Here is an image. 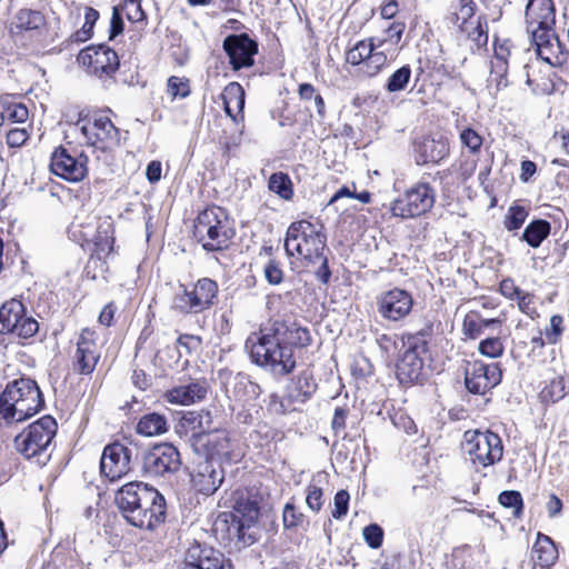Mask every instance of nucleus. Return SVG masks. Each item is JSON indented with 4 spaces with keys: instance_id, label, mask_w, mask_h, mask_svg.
I'll return each mask as SVG.
<instances>
[{
    "instance_id": "47",
    "label": "nucleus",
    "mask_w": 569,
    "mask_h": 569,
    "mask_svg": "<svg viewBox=\"0 0 569 569\" xmlns=\"http://www.w3.org/2000/svg\"><path fill=\"white\" fill-rule=\"evenodd\" d=\"M29 117L28 108L22 103L6 102V123H23Z\"/></svg>"
},
{
    "instance_id": "21",
    "label": "nucleus",
    "mask_w": 569,
    "mask_h": 569,
    "mask_svg": "<svg viewBox=\"0 0 569 569\" xmlns=\"http://www.w3.org/2000/svg\"><path fill=\"white\" fill-rule=\"evenodd\" d=\"M100 357L101 352L97 345L96 332L89 328L82 329L73 356V370L80 375H91Z\"/></svg>"
},
{
    "instance_id": "29",
    "label": "nucleus",
    "mask_w": 569,
    "mask_h": 569,
    "mask_svg": "<svg viewBox=\"0 0 569 569\" xmlns=\"http://www.w3.org/2000/svg\"><path fill=\"white\" fill-rule=\"evenodd\" d=\"M370 43L372 50L365 62L363 74L375 77L396 57V49L387 48L386 42H378L376 38H370Z\"/></svg>"
},
{
    "instance_id": "22",
    "label": "nucleus",
    "mask_w": 569,
    "mask_h": 569,
    "mask_svg": "<svg viewBox=\"0 0 569 569\" xmlns=\"http://www.w3.org/2000/svg\"><path fill=\"white\" fill-rule=\"evenodd\" d=\"M223 469L213 459H203L191 473V483L196 491L204 496L213 495L222 485Z\"/></svg>"
},
{
    "instance_id": "5",
    "label": "nucleus",
    "mask_w": 569,
    "mask_h": 569,
    "mask_svg": "<svg viewBox=\"0 0 569 569\" xmlns=\"http://www.w3.org/2000/svg\"><path fill=\"white\" fill-rule=\"evenodd\" d=\"M462 450L476 467H488L503 455L501 438L489 430H467L463 435Z\"/></svg>"
},
{
    "instance_id": "12",
    "label": "nucleus",
    "mask_w": 569,
    "mask_h": 569,
    "mask_svg": "<svg viewBox=\"0 0 569 569\" xmlns=\"http://www.w3.org/2000/svg\"><path fill=\"white\" fill-rule=\"evenodd\" d=\"M403 345L406 349L397 365V375L401 381L412 382L422 372V355L427 351L426 335L422 331L409 335Z\"/></svg>"
},
{
    "instance_id": "33",
    "label": "nucleus",
    "mask_w": 569,
    "mask_h": 569,
    "mask_svg": "<svg viewBox=\"0 0 569 569\" xmlns=\"http://www.w3.org/2000/svg\"><path fill=\"white\" fill-rule=\"evenodd\" d=\"M317 388V383L309 370L299 373L288 386V396L295 401H305Z\"/></svg>"
},
{
    "instance_id": "36",
    "label": "nucleus",
    "mask_w": 569,
    "mask_h": 569,
    "mask_svg": "<svg viewBox=\"0 0 569 569\" xmlns=\"http://www.w3.org/2000/svg\"><path fill=\"white\" fill-rule=\"evenodd\" d=\"M167 431V418L157 412L143 415L137 425V432L146 437L160 436Z\"/></svg>"
},
{
    "instance_id": "51",
    "label": "nucleus",
    "mask_w": 569,
    "mask_h": 569,
    "mask_svg": "<svg viewBox=\"0 0 569 569\" xmlns=\"http://www.w3.org/2000/svg\"><path fill=\"white\" fill-rule=\"evenodd\" d=\"M460 140L472 153H477L481 149L482 137L471 128H466L461 131Z\"/></svg>"
},
{
    "instance_id": "25",
    "label": "nucleus",
    "mask_w": 569,
    "mask_h": 569,
    "mask_svg": "<svg viewBox=\"0 0 569 569\" xmlns=\"http://www.w3.org/2000/svg\"><path fill=\"white\" fill-rule=\"evenodd\" d=\"M209 386L206 380H190L167 390L164 399L177 406H191L207 397Z\"/></svg>"
},
{
    "instance_id": "49",
    "label": "nucleus",
    "mask_w": 569,
    "mask_h": 569,
    "mask_svg": "<svg viewBox=\"0 0 569 569\" xmlns=\"http://www.w3.org/2000/svg\"><path fill=\"white\" fill-rule=\"evenodd\" d=\"M405 31V24L401 22H393L386 30L387 37L383 39L376 38L378 42H386V47L396 49L399 44L402 33Z\"/></svg>"
},
{
    "instance_id": "52",
    "label": "nucleus",
    "mask_w": 569,
    "mask_h": 569,
    "mask_svg": "<svg viewBox=\"0 0 569 569\" xmlns=\"http://www.w3.org/2000/svg\"><path fill=\"white\" fill-rule=\"evenodd\" d=\"M350 495L347 490H339L333 498L332 517L335 519L343 518L348 512Z\"/></svg>"
},
{
    "instance_id": "27",
    "label": "nucleus",
    "mask_w": 569,
    "mask_h": 569,
    "mask_svg": "<svg viewBox=\"0 0 569 569\" xmlns=\"http://www.w3.org/2000/svg\"><path fill=\"white\" fill-rule=\"evenodd\" d=\"M417 164L438 163L449 154V146L446 140L422 138L413 144Z\"/></svg>"
},
{
    "instance_id": "24",
    "label": "nucleus",
    "mask_w": 569,
    "mask_h": 569,
    "mask_svg": "<svg viewBox=\"0 0 569 569\" xmlns=\"http://www.w3.org/2000/svg\"><path fill=\"white\" fill-rule=\"evenodd\" d=\"M96 217H89V221L83 223L72 222V233L80 232L84 242H92L101 252H110L113 246L112 226L109 221H103L94 226Z\"/></svg>"
},
{
    "instance_id": "37",
    "label": "nucleus",
    "mask_w": 569,
    "mask_h": 569,
    "mask_svg": "<svg viewBox=\"0 0 569 569\" xmlns=\"http://www.w3.org/2000/svg\"><path fill=\"white\" fill-rule=\"evenodd\" d=\"M206 447L210 455L209 459H231V443L224 432L209 435L206 441Z\"/></svg>"
},
{
    "instance_id": "8",
    "label": "nucleus",
    "mask_w": 569,
    "mask_h": 569,
    "mask_svg": "<svg viewBox=\"0 0 569 569\" xmlns=\"http://www.w3.org/2000/svg\"><path fill=\"white\" fill-rule=\"evenodd\" d=\"M56 431V420L50 416H44L16 437V448L28 459L36 457L47 449Z\"/></svg>"
},
{
    "instance_id": "38",
    "label": "nucleus",
    "mask_w": 569,
    "mask_h": 569,
    "mask_svg": "<svg viewBox=\"0 0 569 569\" xmlns=\"http://www.w3.org/2000/svg\"><path fill=\"white\" fill-rule=\"evenodd\" d=\"M551 226L547 220L537 219L531 221L522 233V239L532 248H538L549 236Z\"/></svg>"
},
{
    "instance_id": "18",
    "label": "nucleus",
    "mask_w": 569,
    "mask_h": 569,
    "mask_svg": "<svg viewBox=\"0 0 569 569\" xmlns=\"http://www.w3.org/2000/svg\"><path fill=\"white\" fill-rule=\"evenodd\" d=\"M179 569H231V563L219 550L192 542Z\"/></svg>"
},
{
    "instance_id": "56",
    "label": "nucleus",
    "mask_w": 569,
    "mask_h": 569,
    "mask_svg": "<svg viewBox=\"0 0 569 569\" xmlns=\"http://www.w3.org/2000/svg\"><path fill=\"white\" fill-rule=\"evenodd\" d=\"M283 525L286 528H296L303 522V515L295 506L287 503L283 509Z\"/></svg>"
},
{
    "instance_id": "32",
    "label": "nucleus",
    "mask_w": 569,
    "mask_h": 569,
    "mask_svg": "<svg viewBox=\"0 0 569 569\" xmlns=\"http://www.w3.org/2000/svg\"><path fill=\"white\" fill-rule=\"evenodd\" d=\"M558 558V550L550 537L538 533L532 547V559L540 567H549Z\"/></svg>"
},
{
    "instance_id": "19",
    "label": "nucleus",
    "mask_w": 569,
    "mask_h": 569,
    "mask_svg": "<svg viewBox=\"0 0 569 569\" xmlns=\"http://www.w3.org/2000/svg\"><path fill=\"white\" fill-rule=\"evenodd\" d=\"M413 306L411 295L399 288L382 292L377 297L378 313L387 321H400L406 318Z\"/></svg>"
},
{
    "instance_id": "13",
    "label": "nucleus",
    "mask_w": 569,
    "mask_h": 569,
    "mask_svg": "<svg viewBox=\"0 0 569 569\" xmlns=\"http://www.w3.org/2000/svg\"><path fill=\"white\" fill-rule=\"evenodd\" d=\"M180 466L178 449L171 443H161L152 447L143 456L142 471L150 478L166 477L177 472Z\"/></svg>"
},
{
    "instance_id": "42",
    "label": "nucleus",
    "mask_w": 569,
    "mask_h": 569,
    "mask_svg": "<svg viewBox=\"0 0 569 569\" xmlns=\"http://www.w3.org/2000/svg\"><path fill=\"white\" fill-rule=\"evenodd\" d=\"M410 78L411 68L409 66H402L388 78L385 88L390 93L402 91L408 86Z\"/></svg>"
},
{
    "instance_id": "3",
    "label": "nucleus",
    "mask_w": 569,
    "mask_h": 569,
    "mask_svg": "<svg viewBox=\"0 0 569 569\" xmlns=\"http://www.w3.org/2000/svg\"><path fill=\"white\" fill-rule=\"evenodd\" d=\"M234 233L233 222L227 210L218 206L206 208L194 222V237L207 251L228 248Z\"/></svg>"
},
{
    "instance_id": "40",
    "label": "nucleus",
    "mask_w": 569,
    "mask_h": 569,
    "mask_svg": "<svg viewBox=\"0 0 569 569\" xmlns=\"http://www.w3.org/2000/svg\"><path fill=\"white\" fill-rule=\"evenodd\" d=\"M371 50L372 43H370V39L358 41L346 52V62L352 66H359L360 71L363 73L365 62L369 53H371Z\"/></svg>"
},
{
    "instance_id": "63",
    "label": "nucleus",
    "mask_w": 569,
    "mask_h": 569,
    "mask_svg": "<svg viewBox=\"0 0 569 569\" xmlns=\"http://www.w3.org/2000/svg\"><path fill=\"white\" fill-rule=\"evenodd\" d=\"M477 161L475 159H465L459 166V174L463 181L468 180L476 171Z\"/></svg>"
},
{
    "instance_id": "23",
    "label": "nucleus",
    "mask_w": 569,
    "mask_h": 569,
    "mask_svg": "<svg viewBox=\"0 0 569 569\" xmlns=\"http://www.w3.org/2000/svg\"><path fill=\"white\" fill-rule=\"evenodd\" d=\"M223 49L229 57L232 69L240 70L253 64V56L258 51V44L246 33L230 34L223 40Z\"/></svg>"
},
{
    "instance_id": "45",
    "label": "nucleus",
    "mask_w": 569,
    "mask_h": 569,
    "mask_svg": "<svg viewBox=\"0 0 569 569\" xmlns=\"http://www.w3.org/2000/svg\"><path fill=\"white\" fill-rule=\"evenodd\" d=\"M479 352L488 358H499L503 355L505 346L499 337H490L480 341Z\"/></svg>"
},
{
    "instance_id": "7",
    "label": "nucleus",
    "mask_w": 569,
    "mask_h": 569,
    "mask_svg": "<svg viewBox=\"0 0 569 569\" xmlns=\"http://www.w3.org/2000/svg\"><path fill=\"white\" fill-rule=\"evenodd\" d=\"M435 200V189L427 182H418L391 202L390 211L395 217L412 219L430 211Z\"/></svg>"
},
{
    "instance_id": "9",
    "label": "nucleus",
    "mask_w": 569,
    "mask_h": 569,
    "mask_svg": "<svg viewBox=\"0 0 569 569\" xmlns=\"http://www.w3.org/2000/svg\"><path fill=\"white\" fill-rule=\"evenodd\" d=\"M73 130L81 133L88 146L101 151L112 149L120 140L119 130L106 116L81 119L74 124Z\"/></svg>"
},
{
    "instance_id": "15",
    "label": "nucleus",
    "mask_w": 569,
    "mask_h": 569,
    "mask_svg": "<svg viewBox=\"0 0 569 569\" xmlns=\"http://www.w3.org/2000/svg\"><path fill=\"white\" fill-rule=\"evenodd\" d=\"M88 157L83 153H71L63 147L57 148L50 161V170L56 176L70 181H81L88 172Z\"/></svg>"
},
{
    "instance_id": "64",
    "label": "nucleus",
    "mask_w": 569,
    "mask_h": 569,
    "mask_svg": "<svg viewBox=\"0 0 569 569\" xmlns=\"http://www.w3.org/2000/svg\"><path fill=\"white\" fill-rule=\"evenodd\" d=\"M131 379L133 385L140 390H146L151 385V378L142 370H133Z\"/></svg>"
},
{
    "instance_id": "55",
    "label": "nucleus",
    "mask_w": 569,
    "mask_h": 569,
    "mask_svg": "<svg viewBox=\"0 0 569 569\" xmlns=\"http://www.w3.org/2000/svg\"><path fill=\"white\" fill-rule=\"evenodd\" d=\"M263 273L266 277V280L270 284H279L283 280V271L281 269L280 262L276 260H269L267 264L264 266Z\"/></svg>"
},
{
    "instance_id": "44",
    "label": "nucleus",
    "mask_w": 569,
    "mask_h": 569,
    "mask_svg": "<svg viewBox=\"0 0 569 569\" xmlns=\"http://www.w3.org/2000/svg\"><path fill=\"white\" fill-rule=\"evenodd\" d=\"M500 505L505 508H511L512 515L519 518L522 513L523 501L522 496L519 491L507 490L499 495L498 498Z\"/></svg>"
},
{
    "instance_id": "4",
    "label": "nucleus",
    "mask_w": 569,
    "mask_h": 569,
    "mask_svg": "<svg viewBox=\"0 0 569 569\" xmlns=\"http://www.w3.org/2000/svg\"><path fill=\"white\" fill-rule=\"evenodd\" d=\"M327 244V237L320 228L309 221L292 222L287 230L284 249L288 256L302 259L306 264L321 259Z\"/></svg>"
},
{
    "instance_id": "6",
    "label": "nucleus",
    "mask_w": 569,
    "mask_h": 569,
    "mask_svg": "<svg viewBox=\"0 0 569 569\" xmlns=\"http://www.w3.org/2000/svg\"><path fill=\"white\" fill-rule=\"evenodd\" d=\"M217 293V283L209 278H202L192 284H180V291L173 297L172 307L183 313H200L214 303Z\"/></svg>"
},
{
    "instance_id": "54",
    "label": "nucleus",
    "mask_w": 569,
    "mask_h": 569,
    "mask_svg": "<svg viewBox=\"0 0 569 569\" xmlns=\"http://www.w3.org/2000/svg\"><path fill=\"white\" fill-rule=\"evenodd\" d=\"M463 331L471 339H476L482 333L480 317L477 313L472 312L465 317Z\"/></svg>"
},
{
    "instance_id": "35",
    "label": "nucleus",
    "mask_w": 569,
    "mask_h": 569,
    "mask_svg": "<svg viewBox=\"0 0 569 569\" xmlns=\"http://www.w3.org/2000/svg\"><path fill=\"white\" fill-rule=\"evenodd\" d=\"M223 104L226 113L237 121L234 111L241 112L244 107V90L238 82H230L223 90Z\"/></svg>"
},
{
    "instance_id": "48",
    "label": "nucleus",
    "mask_w": 569,
    "mask_h": 569,
    "mask_svg": "<svg viewBox=\"0 0 569 569\" xmlns=\"http://www.w3.org/2000/svg\"><path fill=\"white\" fill-rule=\"evenodd\" d=\"M168 93L176 98H186L190 94L189 80L180 77H170L168 79Z\"/></svg>"
},
{
    "instance_id": "50",
    "label": "nucleus",
    "mask_w": 569,
    "mask_h": 569,
    "mask_svg": "<svg viewBox=\"0 0 569 569\" xmlns=\"http://www.w3.org/2000/svg\"><path fill=\"white\" fill-rule=\"evenodd\" d=\"M362 536L367 545L377 549L382 545L383 541V530L377 523H371L363 528Z\"/></svg>"
},
{
    "instance_id": "59",
    "label": "nucleus",
    "mask_w": 569,
    "mask_h": 569,
    "mask_svg": "<svg viewBox=\"0 0 569 569\" xmlns=\"http://www.w3.org/2000/svg\"><path fill=\"white\" fill-rule=\"evenodd\" d=\"M28 132L24 128H13L7 133V143L10 147H21L28 140Z\"/></svg>"
},
{
    "instance_id": "58",
    "label": "nucleus",
    "mask_w": 569,
    "mask_h": 569,
    "mask_svg": "<svg viewBox=\"0 0 569 569\" xmlns=\"http://www.w3.org/2000/svg\"><path fill=\"white\" fill-rule=\"evenodd\" d=\"M306 502L313 511H319L322 507V490L316 486H309Z\"/></svg>"
},
{
    "instance_id": "31",
    "label": "nucleus",
    "mask_w": 569,
    "mask_h": 569,
    "mask_svg": "<svg viewBox=\"0 0 569 569\" xmlns=\"http://www.w3.org/2000/svg\"><path fill=\"white\" fill-rule=\"evenodd\" d=\"M46 26V18L41 11L32 9H20L13 17L10 24V32L37 31Z\"/></svg>"
},
{
    "instance_id": "28",
    "label": "nucleus",
    "mask_w": 569,
    "mask_h": 569,
    "mask_svg": "<svg viewBox=\"0 0 569 569\" xmlns=\"http://www.w3.org/2000/svg\"><path fill=\"white\" fill-rule=\"evenodd\" d=\"M527 28L553 27L556 22L555 4L552 0H529L526 7Z\"/></svg>"
},
{
    "instance_id": "39",
    "label": "nucleus",
    "mask_w": 569,
    "mask_h": 569,
    "mask_svg": "<svg viewBox=\"0 0 569 569\" xmlns=\"http://www.w3.org/2000/svg\"><path fill=\"white\" fill-rule=\"evenodd\" d=\"M565 397V381L561 376H557L542 388L539 399L543 405H551Z\"/></svg>"
},
{
    "instance_id": "60",
    "label": "nucleus",
    "mask_w": 569,
    "mask_h": 569,
    "mask_svg": "<svg viewBox=\"0 0 569 569\" xmlns=\"http://www.w3.org/2000/svg\"><path fill=\"white\" fill-rule=\"evenodd\" d=\"M518 301L519 309L529 317L536 315V307L533 296L531 293L522 291V293L516 299Z\"/></svg>"
},
{
    "instance_id": "14",
    "label": "nucleus",
    "mask_w": 569,
    "mask_h": 569,
    "mask_svg": "<svg viewBox=\"0 0 569 569\" xmlns=\"http://www.w3.org/2000/svg\"><path fill=\"white\" fill-rule=\"evenodd\" d=\"M150 495L147 503L141 502L138 508L124 519L140 529L152 530L166 519V501L163 496L154 488L148 486Z\"/></svg>"
},
{
    "instance_id": "2",
    "label": "nucleus",
    "mask_w": 569,
    "mask_h": 569,
    "mask_svg": "<svg viewBox=\"0 0 569 569\" xmlns=\"http://www.w3.org/2000/svg\"><path fill=\"white\" fill-rule=\"evenodd\" d=\"M44 405L38 383L27 377L9 381L0 393V426H10L37 415Z\"/></svg>"
},
{
    "instance_id": "62",
    "label": "nucleus",
    "mask_w": 569,
    "mask_h": 569,
    "mask_svg": "<svg viewBox=\"0 0 569 569\" xmlns=\"http://www.w3.org/2000/svg\"><path fill=\"white\" fill-rule=\"evenodd\" d=\"M178 346L184 348L187 352L196 350L201 345L200 337L192 335H182L177 339Z\"/></svg>"
},
{
    "instance_id": "11",
    "label": "nucleus",
    "mask_w": 569,
    "mask_h": 569,
    "mask_svg": "<svg viewBox=\"0 0 569 569\" xmlns=\"http://www.w3.org/2000/svg\"><path fill=\"white\" fill-rule=\"evenodd\" d=\"M262 497L254 487L237 489L232 493V517L238 523V536L244 540V529L251 528L259 518Z\"/></svg>"
},
{
    "instance_id": "10",
    "label": "nucleus",
    "mask_w": 569,
    "mask_h": 569,
    "mask_svg": "<svg viewBox=\"0 0 569 569\" xmlns=\"http://www.w3.org/2000/svg\"><path fill=\"white\" fill-rule=\"evenodd\" d=\"M38 330V321L32 317H26V309L20 300L11 299L0 307V333H16L28 339Z\"/></svg>"
},
{
    "instance_id": "43",
    "label": "nucleus",
    "mask_w": 569,
    "mask_h": 569,
    "mask_svg": "<svg viewBox=\"0 0 569 569\" xmlns=\"http://www.w3.org/2000/svg\"><path fill=\"white\" fill-rule=\"evenodd\" d=\"M98 18L99 12L93 8L87 7L84 11V23L80 30L72 34V41L79 43L89 40L92 37V29Z\"/></svg>"
},
{
    "instance_id": "46",
    "label": "nucleus",
    "mask_w": 569,
    "mask_h": 569,
    "mask_svg": "<svg viewBox=\"0 0 569 569\" xmlns=\"http://www.w3.org/2000/svg\"><path fill=\"white\" fill-rule=\"evenodd\" d=\"M528 217V210L523 206H511L505 219V227L509 231L518 230Z\"/></svg>"
},
{
    "instance_id": "41",
    "label": "nucleus",
    "mask_w": 569,
    "mask_h": 569,
    "mask_svg": "<svg viewBox=\"0 0 569 569\" xmlns=\"http://www.w3.org/2000/svg\"><path fill=\"white\" fill-rule=\"evenodd\" d=\"M269 189L284 200H290L293 196L292 182L288 174L276 172L269 178Z\"/></svg>"
},
{
    "instance_id": "57",
    "label": "nucleus",
    "mask_w": 569,
    "mask_h": 569,
    "mask_svg": "<svg viewBox=\"0 0 569 569\" xmlns=\"http://www.w3.org/2000/svg\"><path fill=\"white\" fill-rule=\"evenodd\" d=\"M123 9L126 10L127 18L130 21L137 22L144 18L139 0H124Z\"/></svg>"
},
{
    "instance_id": "53",
    "label": "nucleus",
    "mask_w": 569,
    "mask_h": 569,
    "mask_svg": "<svg viewBox=\"0 0 569 569\" xmlns=\"http://www.w3.org/2000/svg\"><path fill=\"white\" fill-rule=\"evenodd\" d=\"M563 319L561 316L555 315L550 318V325L545 330L546 338L549 343H557L563 331Z\"/></svg>"
},
{
    "instance_id": "1",
    "label": "nucleus",
    "mask_w": 569,
    "mask_h": 569,
    "mask_svg": "<svg viewBox=\"0 0 569 569\" xmlns=\"http://www.w3.org/2000/svg\"><path fill=\"white\" fill-rule=\"evenodd\" d=\"M311 342L307 328L295 321L273 320L251 332L246 348L251 360L276 375H288L296 368L295 348H305Z\"/></svg>"
},
{
    "instance_id": "20",
    "label": "nucleus",
    "mask_w": 569,
    "mask_h": 569,
    "mask_svg": "<svg viewBox=\"0 0 569 569\" xmlns=\"http://www.w3.org/2000/svg\"><path fill=\"white\" fill-rule=\"evenodd\" d=\"M131 450L120 442L104 447L101 459V473L110 481H116L130 471Z\"/></svg>"
},
{
    "instance_id": "17",
    "label": "nucleus",
    "mask_w": 569,
    "mask_h": 569,
    "mask_svg": "<svg viewBox=\"0 0 569 569\" xmlns=\"http://www.w3.org/2000/svg\"><path fill=\"white\" fill-rule=\"evenodd\" d=\"M501 381V370L497 363H485L476 360L467 362L465 385L475 395H485Z\"/></svg>"
},
{
    "instance_id": "34",
    "label": "nucleus",
    "mask_w": 569,
    "mask_h": 569,
    "mask_svg": "<svg viewBox=\"0 0 569 569\" xmlns=\"http://www.w3.org/2000/svg\"><path fill=\"white\" fill-rule=\"evenodd\" d=\"M183 426L188 427L193 436L210 433L213 427V417L210 411L200 410L188 412L182 418Z\"/></svg>"
},
{
    "instance_id": "30",
    "label": "nucleus",
    "mask_w": 569,
    "mask_h": 569,
    "mask_svg": "<svg viewBox=\"0 0 569 569\" xmlns=\"http://www.w3.org/2000/svg\"><path fill=\"white\" fill-rule=\"evenodd\" d=\"M531 34L532 43L536 47L537 56L549 64H553L552 57L545 54V50L559 46L553 27H532L527 28Z\"/></svg>"
},
{
    "instance_id": "26",
    "label": "nucleus",
    "mask_w": 569,
    "mask_h": 569,
    "mask_svg": "<svg viewBox=\"0 0 569 569\" xmlns=\"http://www.w3.org/2000/svg\"><path fill=\"white\" fill-rule=\"evenodd\" d=\"M150 495L148 485L141 481H131L123 485L116 493V503L123 518L134 511L141 502L147 503Z\"/></svg>"
},
{
    "instance_id": "61",
    "label": "nucleus",
    "mask_w": 569,
    "mask_h": 569,
    "mask_svg": "<svg viewBox=\"0 0 569 569\" xmlns=\"http://www.w3.org/2000/svg\"><path fill=\"white\" fill-rule=\"evenodd\" d=\"M500 292L506 298L516 300L522 293V290L515 284L512 279L508 278L500 282Z\"/></svg>"
},
{
    "instance_id": "16",
    "label": "nucleus",
    "mask_w": 569,
    "mask_h": 569,
    "mask_svg": "<svg viewBox=\"0 0 569 569\" xmlns=\"http://www.w3.org/2000/svg\"><path fill=\"white\" fill-rule=\"evenodd\" d=\"M78 61L88 68V71L99 78L113 74L119 68V58L111 48L99 44L89 46L78 54Z\"/></svg>"
}]
</instances>
